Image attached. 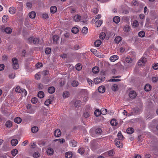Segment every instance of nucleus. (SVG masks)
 Here are the masks:
<instances>
[{
  "mask_svg": "<svg viewBox=\"0 0 158 158\" xmlns=\"http://www.w3.org/2000/svg\"><path fill=\"white\" fill-rule=\"evenodd\" d=\"M12 60L13 66V69H18L19 67L18 60L16 58H14L12 59Z\"/></svg>",
  "mask_w": 158,
  "mask_h": 158,
  "instance_id": "obj_1",
  "label": "nucleus"
},
{
  "mask_svg": "<svg viewBox=\"0 0 158 158\" xmlns=\"http://www.w3.org/2000/svg\"><path fill=\"white\" fill-rule=\"evenodd\" d=\"M95 133L96 134H94L91 132H90V135L94 137L97 136V135H100L102 133V130L100 128H98L95 130Z\"/></svg>",
  "mask_w": 158,
  "mask_h": 158,
  "instance_id": "obj_2",
  "label": "nucleus"
},
{
  "mask_svg": "<svg viewBox=\"0 0 158 158\" xmlns=\"http://www.w3.org/2000/svg\"><path fill=\"white\" fill-rule=\"evenodd\" d=\"M105 80V77H98L95 79L94 81L95 84H98L103 81Z\"/></svg>",
  "mask_w": 158,
  "mask_h": 158,
  "instance_id": "obj_3",
  "label": "nucleus"
},
{
  "mask_svg": "<svg viewBox=\"0 0 158 158\" xmlns=\"http://www.w3.org/2000/svg\"><path fill=\"white\" fill-rule=\"evenodd\" d=\"M115 143L116 146L118 148H122L123 147L122 141L116 139L115 140Z\"/></svg>",
  "mask_w": 158,
  "mask_h": 158,
  "instance_id": "obj_4",
  "label": "nucleus"
},
{
  "mask_svg": "<svg viewBox=\"0 0 158 158\" xmlns=\"http://www.w3.org/2000/svg\"><path fill=\"white\" fill-rule=\"evenodd\" d=\"M98 90L99 93H103L105 92L106 89L104 86L102 85L98 87Z\"/></svg>",
  "mask_w": 158,
  "mask_h": 158,
  "instance_id": "obj_5",
  "label": "nucleus"
},
{
  "mask_svg": "<svg viewBox=\"0 0 158 158\" xmlns=\"http://www.w3.org/2000/svg\"><path fill=\"white\" fill-rule=\"evenodd\" d=\"M118 59V56L116 55L111 56L110 58V60L112 62H114Z\"/></svg>",
  "mask_w": 158,
  "mask_h": 158,
  "instance_id": "obj_6",
  "label": "nucleus"
},
{
  "mask_svg": "<svg viewBox=\"0 0 158 158\" xmlns=\"http://www.w3.org/2000/svg\"><path fill=\"white\" fill-rule=\"evenodd\" d=\"M136 95V92L133 91H130L129 94L130 97L132 99L135 98Z\"/></svg>",
  "mask_w": 158,
  "mask_h": 158,
  "instance_id": "obj_7",
  "label": "nucleus"
},
{
  "mask_svg": "<svg viewBox=\"0 0 158 158\" xmlns=\"http://www.w3.org/2000/svg\"><path fill=\"white\" fill-rule=\"evenodd\" d=\"M61 134V132L60 130L57 129L56 130L54 131V135L56 137H60Z\"/></svg>",
  "mask_w": 158,
  "mask_h": 158,
  "instance_id": "obj_8",
  "label": "nucleus"
},
{
  "mask_svg": "<svg viewBox=\"0 0 158 158\" xmlns=\"http://www.w3.org/2000/svg\"><path fill=\"white\" fill-rule=\"evenodd\" d=\"M9 11L10 14H13L15 13L16 10L15 7H11L9 8Z\"/></svg>",
  "mask_w": 158,
  "mask_h": 158,
  "instance_id": "obj_9",
  "label": "nucleus"
},
{
  "mask_svg": "<svg viewBox=\"0 0 158 158\" xmlns=\"http://www.w3.org/2000/svg\"><path fill=\"white\" fill-rule=\"evenodd\" d=\"M81 19V17L79 15H77L73 17V20L76 22H79Z\"/></svg>",
  "mask_w": 158,
  "mask_h": 158,
  "instance_id": "obj_10",
  "label": "nucleus"
},
{
  "mask_svg": "<svg viewBox=\"0 0 158 158\" xmlns=\"http://www.w3.org/2000/svg\"><path fill=\"white\" fill-rule=\"evenodd\" d=\"M29 16L31 19H34L36 16V13L35 11H32L29 13Z\"/></svg>",
  "mask_w": 158,
  "mask_h": 158,
  "instance_id": "obj_11",
  "label": "nucleus"
},
{
  "mask_svg": "<svg viewBox=\"0 0 158 158\" xmlns=\"http://www.w3.org/2000/svg\"><path fill=\"white\" fill-rule=\"evenodd\" d=\"M48 154L49 155H52L54 153V150L52 148H48L47 151Z\"/></svg>",
  "mask_w": 158,
  "mask_h": 158,
  "instance_id": "obj_12",
  "label": "nucleus"
},
{
  "mask_svg": "<svg viewBox=\"0 0 158 158\" xmlns=\"http://www.w3.org/2000/svg\"><path fill=\"white\" fill-rule=\"evenodd\" d=\"M117 136L118 137V139H119L120 140L122 141L123 140L124 138L123 136L122 135L121 131H119L117 135Z\"/></svg>",
  "mask_w": 158,
  "mask_h": 158,
  "instance_id": "obj_13",
  "label": "nucleus"
},
{
  "mask_svg": "<svg viewBox=\"0 0 158 158\" xmlns=\"http://www.w3.org/2000/svg\"><path fill=\"white\" fill-rule=\"evenodd\" d=\"M18 141L16 139H13L11 141V143L12 146H15L18 143Z\"/></svg>",
  "mask_w": 158,
  "mask_h": 158,
  "instance_id": "obj_14",
  "label": "nucleus"
},
{
  "mask_svg": "<svg viewBox=\"0 0 158 158\" xmlns=\"http://www.w3.org/2000/svg\"><path fill=\"white\" fill-rule=\"evenodd\" d=\"M55 88L53 86L49 87L48 89V92L50 94H53L55 91Z\"/></svg>",
  "mask_w": 158,
  "mask_h": 158,
  "instance_id": "obj_15",
  "label": "nucleus"
},
{
  "mask_svg": "<svg viewBox=\"0 0 158 158\" xmlns=\"http://www.w3.org/2000/svg\"><path fill=\"white\" fill-rule=\"evenodd\" d=\"M4 31L6 33L10 34L12 31V30L10 27H7L5 29Z\"/></svg>",
  "mask_w": 158,
  "mask_h": 158,
  "instance_id": "obj_16",
  "label": "nucleus"
},
{
  "mask_svg": "<svg viewBox=\"0 0 158 158\" xmlns=\"http://www.w3.org/2000/svg\"><path fill=\"white\" fill-rule=\"evenodd\" d=\"M51 13L52 14L55 13L57 10V8L55 6H52L50 7Z\"/></svg>",
  "mask_w": 158,
  "mask_h": 158,
  "instance_id": "obj_17",
  "label": "nucleus"
},
{
  "mask_svg": "<svg viewBox=\"0 0 158 158\" xmlns=\"http://www.w3.org/2000/svg\"><path fill=\"white\" fill-rule=\"evenodd\" d=\"M72 85L73 87H76L79 85V82L77 81L74 80L72 82Z\"/></svg>",
  "mask_w": 158,
  "mask_h": 158,
  "instance_id": "obj_18",
  "label": "nucleus"
},
{
  "mask_svg": "<svg viewBox=\"0 0 158 158\" xmlns=\"http://www.w3.org/2000/svg\"><path fill=\"white\" fill-rule=\"evenodd\" d=\"M134 131V129L132 127H129L127 130V133L128 134H131L133 133Z\"/></svg>",
  "mask_w": 158,
  "mask_h": 158,
  "instance_id": "obj_19",
  "label": "nucleus"
},
{
  "mask_svg": "<svg viewBox=\"0 0 158 158\" xmlns=\"http://www.w3.org/2000/svg\"><path fill=\"white\" fill-rule=\"evenodd\" d=\"M144 90L146 91H149L151 89V86L148 84H147L144 87Z\"/></svg>",
  "mask_w": 158,
  "mask_h": 158,
  "instance_id": "obj_20",
  "label": "nucleus"
},
{
  "mask_svg": "<svg viewBox=\"0 0 158 158\" xmlns=\"http://www.w3.org/2000/svg\"><path fill=\"white\" fill-rule=\"evenodd\" d=\"M122 40V37L120 36L116 37L114 41L117 44H118Z\"/></svg>",
  "mask_w": 158,
  "mask_h": 158,
  "instance_id": "obj_21",
  "label": "nucleus"
},
{
  "mask_svg": "<svg viewBox=\"0 0 158 158\" xmlns=\"http://www.w3.org/2000/svg\"><path fill=\"white\" fill-rule=\"evenodd\" d=\"M120 20V18L118 16H115L113 19V21L116 23H118L119 22Z\"/></svg>",
  "mask_w": 158,
  "mask_h": 158,
  "instance_id": "obj_22",
  "label": "nucleus"
},
{
  "mask_svg": "<svg viewBox=\"0 0 158 158\" xmlns=\"http://www.w3.org/2000/svg\"><path fill=\"white\" fill-rule=\"evenodd\" d=\"M103 20H100L98 21V22H96L95 25L96 26L98 27L100 26L103 23Z\"/></svg>",
  "mask_w": 158,
  "mask_h": 158,
  "instance_id": "obj_23",
  "label": "nucleus"
},
{
  "mask_svg": "<svg viewBox=\"0 0 158 158\" xmlns=\"http://www.w3.org/2000/svg\"><path fill=\"white\" fill-rule=\"evenodd\" d=\"M99 71V68L98 67H95L92 69V71L95 74L98 73Z\"/></svg>",
  "mask_w": 158,
  "mask_h": 158,
  "instance_id": "obj_24",
  "label": "nucleus"
},
{
  "mask_svg": "<svg viewBox=\"0 0 158 158\" xmlns=\"http://www.w3.org/2000/svg\"><path fill=\"white\" fill-rule=\"evenodd\" d=\"M65 156L66 158H71L72 156V153L71 152H67L65 153Z\"/></svg>",
  "mask_w": 158,
  "mask_h": 158,
  "instance_id": "obj_25",
  "label": "nucleus"
},
{
  "mask_svg": "<svg viewBox=\"0 0 158 158\" xmlns=\"http://www.w3.org/2000/svg\"><path fill=\"white\" fill-rule=\"evenodd\" d=\"M126 61L128 63H131L133 61V59L130 57H127L126 58Z\"/></svg>",
  "mask_w": 158,
  "mask_h": 158,
  "instance_id": "obj_26",
  "label": "nucleus"
},
{
  "mask_svg": "<svg viewBox=\"0 0 158 158\" xmlns=\"http://www.w3.org/2000/svg\"><path fill=\"white\" fill-rule=\"evenodd\" d=\"M44 93L43 91H39L38 94V96L40 98H42L44 97Z\"/></svg>",
  "mask_w": 158,
  "mask_h": 158,
  "instance_id": "obj_27",
  "label": "nucleus"
},
{
  "mask_svg": "<svg viewBox=\"0 0 158 158\" xmlns=\"http://www.w3.org/2000/svg\"><path fill=\"white\" fill-rule=\"evenodd\" d=\"M18 151L16 149H13L11 151V153L13 156H15L18 153Z\"/></svg>",
  "mask_w": 158,
  "mask_h": 158,
  "instance_id": "obj_28",
  "label": "nucleus"
},
{
  "mask_svg": "<svg viewBox=\"0 0 158 158\" xmlns=\"http://www.w3.org/2000/svg\"><path fill=\"white\" fill-rule=\"evenodd\" d=\"M69 92L67 91H64L63 94V97L64 98H66L69 97Z\"/></svg>",
  "mask_w": 158,
  "mask_h": 158,
  "instance_id": "obj_29",
  "label": "nucleus"
},
{
  "mask_svg": "<svg viewBox=\"0 0 158 158\" xmlns=\"http://www.w3.org/2000/svg\"><path fill=\"white\" fill-rule=\"evenodd\" d=\"M38 130V128L37 127L34 126L31 128V132L33 133H35L37 132Z\"/></svg>",
  "mask_w": 158,
  "mask_h": 158,
  "instance_id": "obj_30",
  "label": "nucleus"
},
{
  "mask_svg": "<svg viewBox=\"0 0 158 158\" xmlns=\"http://www.w3.org/2000/svg\"><path fill=\"white\" fill-rule=\"evenodd\" d=\"M90 115V113L89 111H86L84 112L83 115V117L85 118L89 117Z\"/></svg>",
  "mask_w": 158,
  "mask_h": 158,
  "instance_id": "obj_31",
  "label": "nucleus"
},
{
  "mask_svg": "<svg viewBox=\"0 0 158 158\" xmlns=\"http://www.w3.org/2000/svg\"><path fill=\"white\" fill-rule=\"evenodd\" d=\"M22 121L21 118L19 117H17L15 118L14 121L15 123L18 124L21 123Z\"/></svg>",
  "mask_w": 158,
  "mask_h": 158,
  "instance_id": "obj_32",
  "label": "nucleus"
},
{
  "mask_svg": "<svg viewBox=\"0 0 158 158\" xmlns=\"http://www.w3.org/2000/svg\"><path fill=\"white\" fill-rule=\"evenodd\" d=\"M101 43V41L100 40H97L94 42V45L95 47H99Z\"/></svg>",
  "mask_w": 158,
  "mask_h": 158,
  "instance_id": "obj_33",
  "label": "nucleus"
},
{
  "mask_svg": "<svg viewBox=\"0 0 158 158\" xmlns=\"http://www.w3.org/2000/svg\"><path fill=\"white\" fill-rule=\"evenodd\" d=\"M6 126L9 128L11 127L12 126V122L10 121H7L6 123Z\"/></svg>",
  "mask_w": 158,
  "mask_h": 158,
  "instance_id": "obj_34",
  "label": "nucleus"
},
{
  "mask_svg": "<svg viewBox=\"0 0 158 158\" xmlns=\"http://www.w3.org/2000/svg\"><path fill=\"white\" fill-rule=\"evenodd\" d=\"M111 89L112 90L114 91H117L118 89V85L116 84H114L112 86Z\"/></svg>",
  "mask_w": 158,
  "mask_h": 158,
  "instance_id": "obj_35",
  "label": "nucleus"
},
{
  "mask_svg": "<svg viewBox=\"0 0 158 158\" xmlns=\"http://www.w3.org/2000/svg\"><path fill=\"white\" fill-rule=\"evenodd\" d=\"M72 33L76 34L78 31V28L76 27H73L72 29Z\"/></svg>",
  "mask_w": 158,
  "mask_h": 158,
  "instance_id": "obj_36",
  "label": "nucleus"
},
{
  "mask_svg": "<svg viewBox=\"0 0 158 158\" xmlns=\"http://www.w3.org/2000/svg\"><path fill=\"white\" fill-rule=\"evenodd\" d=\"M95 115L98 117L101 114V111H100L99 110L97 109L96 110L94 111Z\"/></svg>",
  "mask_w": 158,
  "mask_h": 158,
  "instance_id": "obj_37",
  "label": "nucleus"
},
{
  "mask_svg": "<svg viewBox=\"0 0 158 158\" xmlns=\"http://www.w3.org/2000/svg\"><path fill=\"white\" fill-rule=\"evenodd\" d=\"M110 123L111 125L113 126H115L117 124V123L115 119H112Z\"/></svg>",
  "mask_w": 158,
  "mask_h": 158,
  "instance_id": "obj_38",
  "label": "nucleus"
},
{
  "mask_svg": "<svg viewBox=\"0 0 158 158\" xmlns=\"http://www.w3.org/2000/svg\"><path fill=\"white\" fill-rule=\"evenodd\" d=\"M59 37L57 35H55L53 36V43L55 44L57 43V41L59 39Z\"/></svg>",
  "mask_w": 158,
  "mask_h": 158,
  "instance_id": "obj_39",
  "label": "nucleus"
},
{
  "mask_svg": "<svg viewBox=\"0 0 158 158\" xmlns=\"http://www.w3.org/2000/svg\"><path fill=\"white\" fill-rule=\"evenodd\" d=\"M145 33L143 31H141L138 33V35L141 37H144L145 35Z\"/></svg>",
  "mask_w": 158,
  "mask_h": 158,
  "instance_id": "obj_40",
  "label": "nucleus"
},
{
  "mask_svg": "<svg viewBox=\"0 0 158 158\" xmlns=\"http://www.w3.org/2000/svg\"><path fill=\"white\" fill-rule=\"evenodd\" d=\"M41 77V74L40 72L38 73L35 75V79L36 80H38L40 79Z\"/></svg>",
  "mask_w": 158,
  "mask_h": 158,
  "instance_id": "obj_41",
  "label": "nucleus"
},
{
  "mask_svg": "<svg viewBox=\"0 0 158 158\" xmlns=\"http://www.w3.org/2000/svg\"><path fill=\"white\" fill-rule=\"evenodd\" d=\"M52 102V101L51 99H48L46 100L44 103L45 105L48 106Z\"/></svg>",
  "mask_w": 158,
  "mask_h": 158,
  "instance_id": "obj_42",
  "label": "nucleus"
},
{
  "mask_svg": "<svg viewBox=\"0 0 158 158\" xmlns=\"http://www.w3.org/2000/svg\"><path fill=\"white\" fill-rule=\"evenodd\" d=\"M8 17V16L6 15H5L3 16L2 20L4 23H6L7 22Z\"/></svg>",
  "mask_w": 158,
  "mask_h": 158,
  "instance_id": "obj_43",
  "label": "nucleus"
},
{
  "mask_svg": "<svg viewBox=\"0 0 158 158\" xmlns=\"http://www.w3.org/2000/svg\"><path fill=\"white\" fill-rule=\"evenodd\" d=\"M88 28L86 27H83L82 30V32L83 34H86L88 32Z\"/></svg>",
  "mask_w": 158,
  "mask_h": 158,
  "instance_id": "obj_44",
  "label": "nucleus"
},
{
  "mask_svg": "<svg viewBox=\"0 0 158 158\" xmlns=\"http://www.w3.org/2000/svg\"><path fill=\"white\" fill-rule=\"evenodd\" d=\"M40 39L39 38H33V43L34 44H37L39 43Z\"/></svg>",
  "mask_w": 158,
  "mask_h": 158,
  "instance_id": "obj_45",
  "label": "nucleus"
},
{
  "mask_svg": "<svg viewBox=\"0 0 158 158\" xmlns=\"http://www.w3.org/2000/svg\"><path fill=\"white\" fill-rule=\"evenodd\" d=\"M130 27L127 26H125L123 28V31H124L126 32H127L130 31Z\"/></svg>",
  "mask_w": 158,
  "mask_h": 158,
  "instance_id": "obj_46",
  "label": "nucleus"
},
{
  "mask_svg": "<svg viewBox=\"0 0 158 158\" xmlns=\"http://www.w3.org/2000/svg\"><path fill=\"white\" fill-rule=\"evenodd\" d=\"M22 89L19 86H17L15 89V91L18 93H20L22 91Z\"/></svg>",
  "mask_w": 158,
  "mask_h": 158,
  "instance_id": "obj_47",
  "label": "nucleus"
},
{
  "mask_svg": "<svg viewBox=\"0 0 158 158\" xmlns=\"http://www.w3.org/2000/svg\"><path fill=\"white\" fill-rule=\"evenodd\" d=\"M106 34L104 32H102L99 35V38L103 40L105 38Z\"/></svg>",
  "mask_w": 158,
  "mask_h": 158,
  "instance_id": "obj_48",
  "label": "nucleus"
},
{
  "mask_svg": "<svg viewBox=\"0 0 158 158\" xmlns=\"http://www.w3.org/2000/svg\"><path fill=\"white\" fill-rule=\"evenodd\" d=\"M70 144L72 147H75L77 145V142L74 140L71 141Z\"/></svg>",
  "mask_w": 158,
  "mask_h": 158,
  "instance_id": "obj_49",
  "label": "nucleus"
},
{
  "mask_svg": "<svg viewBox=\"0 0 158 158\" xmlns=\"http://www.w3.org/2000/svg\"><path fill=\"white\" fill-rule=\"evenodd\" d=\"M139 25V23L137 20H135L133 21L132 26L134 27H137Z\"/></svg>",
  "mask_w": 158,
  "mask_h": 158,
  "instance_id": "obj_50",
  "label": "nucleus"
},
{
  "mask_svg": "<svg viewBox=\"0 0 158 158\" xmlns=\"http://www.w3.org/2000/svg\"><path fill=\"white\" fill-rule=\"evenodd\" d=\"M51 52V49L49 48H47L45 49V53L46 54H49Z\"/></svg>",
  "mask_w": 158,
  "mask_h": 158,
  "instance_id": "obj_51",
  "label": "nucleus"
},
{
  "mask_svg": "<svg viewBox=\"0 0 158 158\" xmlns=\"http://www.w3.org/2000/svg\"><path fill=\"white\" fill-rule=\"evenodd\" d=\"M81 102L80 101H76L74 103V106L76 107H79L81 104Z\"/></svg>",
  "mask_w": 158,
  "mask_h": 158,
  "instance_id": "obj_52",
  "label": "nucleus"
},
{
  "mask_svg": "<svg viewBox=\"0 0 158 158\" xmlns=\"http://www.w3.org/2000/svg\"><path fill=\"white\" fill-rule=\"evenodd\" d=\"M101 114L103 115H105L106 114L107 110L104 108L102 109L101 110Z\"/></svg>",
  "mask_w": 158,
  "mask_h": 158,
  "instance_id": "obj_53",
  "label": "nucleus"
},
{
  "mask_svg": "<svg viewBox=\"0 0 158 158\" xmlns=\"http://www.w3.org/2000/svg\"><path fill=\"white\" fill-rule=\"evenodd\" d=\"M15 73H12L9 75V77L11 79H13L15 77Z\"/></svg>",
  "mask_w": 158,
  "mask_h": 158,
  "instance_id": "obj_54",
  "label": "nucleus"
},
{
  "mask_svg": "<svg viewBox=\"0 0 158 158\" xmlns=\"http://www.w3.org/2000/svg\"><path fill=\"white\" fill-rule=\"evenodd\" d=\"M82 67V66L81 65L79 64H77L76 65V69L78 71L80 70L81 69Z\"/></svg>",
  "mask_w": 158,
  "mask_h": 158,
  "instance_id": "obj_55",
  "label": "nucleus"
},
{
  "mask_svg": "<svg viewBox=\"0 0 158 158\" xmlns=\"http://www.w3.org/2000/svg\"><path fill=\"white\" fill-rule=\"evenodd\" d=\"M37 98H36L34 97L32 98L31 99V102L33 104L36 103L37 102Z\"/></svg>",
  "mask_w": 158,
  "mask_h": 158,
  "instance_id": "obj_56",
  "label": "nucleus"
},
{
  "mask_svg": "<svg viewBox=\"0 0 158 158\" xmlns=\"http://www.w3.org/2000/svg\"><path fill=\"white\" fill-rule=\"evenodd\" d=\"M78 151L79 153L82 154H83L84 152V149L83 148H80L78 149Z\"/></svg>",
  "mask_w": 158,
  "mask_h": 158,
  "instance_id": "obj_57",
  "label": "nucleus"
},
{
  "mask_svg": "<svg viewBox=\"0 0 158 158\" xmlns=\"http://www.w3.org/2000/svg\"><path fill=\"white\" fill-rule=\"evenodd\" d=\"M87 81L88 83L90 85L92 86L93 85L94 83H93V81L89 78L87 79Z\"/></svg>",
  "mask_w": 158,
  "mask_h": 158,
  "instance_id": "obj_58",
  "label": "nucleus"
},
{
  "mask_svg": "<svg viewBox=\"0 0 158 158\" xmlns=\"http://www.w3.org/2000/svg\"><path fill=\"white\" fill-rule=\"evenodd\" d=\"M158 80V77H153L152 79V82L156 83L157 82Z\"/></svg>",
  "mask_w": 158,
  "mask_h": 158,
  "instance_id": "obj_59",
  "label": "nucleus"
},
{
  "mask_svg": "<svg viewBox=\"0 0 158 158\" xmlns=\"http://www.w3.org/2000/svg\"><path fill=\"white\" fill-rule=\"evenodd\" d=\"M40 156V154L38 152H35L34 154H33V156L35 158H38V157H39Z\"/></svg>",
  "mask_w": 158,
  "mask_h": 158,
  "instance_id": "obj_60",
  "label": "nucleus"
},
{
  "mask_svg": "<svg viewBox=\"0 0 158 158\" xmlns=\"http://www.w3.org/2000/svg\"><path fill=\"white\" fill-rule=\"evenodd\" d=\"M80 48L79 45H78L76 44L74 46L73 49V50H76L79 49Z\"/></svg>",
  "mask_w": 158,
  "mask_h": 158,
  "instance_id": "obj_61",
  "label": "nucleus"
},
{
  "mask_svg": "<svg viewBox=\"0 0 158 158\" xmlns=\"http://www.w3.org/2000/svg\"><path fill=\"white\" fill-rule=\"evenodd\" d=\"M48 73L49 72L48 71L44 70L41 73L44 76H46L48 74Z\"/></svg>",
  "mask_w": 158,
  "mask_h": 158,
  "instance_id": "obj_62",
  "label": "nucleus"
},
{
  "mask_svg": "<svg viewBox=\"0 0 158 158\" xmlns=\"http://www.w3.org/2000/svg\"><path fill=\"white\" fill-rule=\"evenodd\" d=\"M42 17L44 19H47L48 18V14L46 13L43 14L42 15Z\"/></svg>",
  "mask_w": 158,
  "mask_h": 158,
  "instance_id": "obj_63",
  "label": "nucleus"
},
{
  "mask_svg": "<svg viewBox=\"0 0 158 158\" xmlns=\"http://www.w3.org/2000/svg\"><path fill=\"white\" fill-rule=\"evenodd\" d=\"M153 68L155 70L158 69V63H155L154 64V66H153Z\"/></svg>",
  "mask_w": 158,
  "mask_h": 158,
  "instance_id": "obj_64",
  "label": "nucleus"
}]
</instances>
